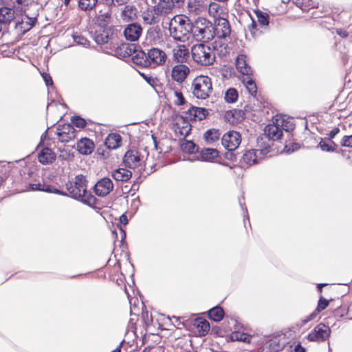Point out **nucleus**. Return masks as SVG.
<instances>
[{
	"label": "nucleus",
	"mask_w": 352,
	"mask_h": 352,
	"mask_svg": "<svg viewBox=\"0 0 352 352\" xmlns=\"http://www.w3.org/2000/svg\"><path fill=\"white\" fill-rule=\"evenodd\" d=\"M13 4L14 7L19 8V6L22 4L23 0H7Z\"/></svg>",
	"instance_id": "69168bd1"
},
{
	"label": "nucleus",
	"mask_w": 352,
	"mask_h": 352,
	"mask_svg": "<svg viewBox=\"0 0 352 352\" xmlns=\"http://www.w3.org/2000/svg\"><path fill=\"white\" fill-rule=\"evenodd\" d=\"M219 8H220V6L219 4H217L216 3H211L208 7V11H209L210 14H213L214 16L215 14H217L218 13Z\"/></svg>",
	"instance_id": "052dcab7"
},
{
	"label": "nucleus",
	"mask_w": 352,
	"mask_h": 352,
	"mask_svg": "<svg viewBox=\"0 0 352 352\" xmlns=\"http://www.w3.org/2000/svg\"><path fill=\"white\" fill-rule=\"evenodd\" d=\"M219 151L215 148H204L200 152V157L203 161H211L217 157Z\"/></svg>",
	"instance_id": "c9c22d12"
},
{
	"label": "nucleus",
	"mask_w": 352,
	"mask_h": 352,
	"mask_svg": "<svg viewBox=\"0 0 352 352\" xmlns=\"http://www.w3.org/2000/svg\"><path fill=\"white\" fill-rule=\"evenodd\" d=\"M328 305H329V300H326L322 296H320V299L318 300V306H317V308L316 309V311L319 313L321 311H322L324 309H326V307Z\"/></svg>",
	"instance_id": "5fc2aeb1"
},
{
	"label": "nucleus",
	"mask_w": 352,
	"mask_h": 352,
	"mask_svg": "<svg viewBox=\"0 0 352 352\" xmlns=\"http://www.w3.org/2000/svg\"><path fill=\"white\" fill-rule=\"evenodd\" d=\"M182 147L184 151L190 153H193L198 151V147L197 145L191 141H187L186 142L184 143Z\"/></svg>",
	"instance_id": "de8ad7c7"
},
{
	"label": "nucleus",
	"mask_w": 352,
	"mask_h": 352,
	"mask_svg": "<svg viewBox=\"0 0 352 352\" xmlns=\"http://www.w3.org/2000/svg\"><path fill=\"white\" fill-rule=\"evenodd\" d=\"M45 86L48 91V102L47 106V117H49L54 111H58L59 107H62V104L59 102V96L54 86L52 77L45 73ZM49 118H47V120Z\"/></svg>",
	"instance_id": "6e6552de"
},
{
	"label": "nucleus",
	"mask_w": 352,
	"mask_h": 352,
	"mask_svg": "<svg viewBox=\"0 0 352 352\" xmlns=\"http://www.w3.org/2000/svg\"><path fill=\"white\" fill-rule=\"evenodd\" d=\"M160 28L159 26H153L150 28L147 31V37L151 40L160 38Z\"/></svg>",
	"instance_id": "49530a36"
},
{
	"label": "nucleus",
	"mask_w": 352,
	"mask_h": 352,
	"mask_svg": "<svg viewBox=\"0 0 352 352\" xmlns=\"http://www.w3.org/2000/svg\"><path fill=\"white\" fill-rule=\"evenodd\" d=\"M94 148V142L88 139L83 138L79 140L77 143V149L81 154L89 155L92 153Z\"/></svg>",
	"instance_id": "393cba45"
},
{
	"label": "nucleus",
	"mask_w": 352,
	"mask_h": 352,
	"mask_svg": "<svg viewBox=\"0 0 352 352\" xmlns=\"http://www.w3.org/2000/svg\"><path fill=\"white\" fill-rule=\"evenodd\" d=\"M330 332L329 327L321 323L315 327L314 331L308 335V339L314 342L324 341L329 338Z\"/></svg>",
	"instance_id": "f8f14e48"
},
{
	"label": "nucleus",
	"mask_w": 352,
	"mask_h": 352,
	"mask_svg": "<svg viewBox=\"0 0 352 352\" xmlns=\"http://www.w3.org/2000/svg\"><path fill=\"white\" fill-rule=\"evenodd\" d=\"M98 0H79V8L85 11L92 10L96 5Z\"/></svg>",
	"instance_id": "c03bdc74"
},
{
	"label": "nucleus",
	"mask_w": 352,
	"mask_h": 352,
	"mask_svg": "<svg viewBox=\"0 0 352 352\" xmlns=\"http://www.w3.org/2000/svg\"><path fill=\"white\" fill-rule=\"evenodd\" d=\"M129 0H105V2L107 5L110 6H119L126 3Z\"/></svg>",
	"instance_id": "13d9d810"
},
{
	"label": "nucleus",
	"mask_w": 352,
	"mask_h": 352,
	"mask_svg": "<svg viewBox=\"0 0 352 352\" xmlns=\"http://www.w3.org/2000/svg\"><path fill=\"white\" fill-rule=\"evenodd\" d=\"M175 96L176 97V100H175V104L177 105H182L185 103V99L181 92L175 91Z\"/></svg>",
	"instance_id": "bf43d9fd"
},
{
	"label": "nucleus",
	"mask_w": 352,
	"mask_h": 352,
	"mask_svg": "<svg viewBox=\"0 0 352 352\" xmlns=\"http://www.w3.org/2000/svg\"><path fill=\"white\" fill-rule=\"evenodd\" d=\"M243 83L246 87L248 93L252 96H255L257 92V87L255 82L249 76H247L243 80Z\"/></svg>",
	"instance_id": "ea45409f"
},
{
	"label": "nucleus",
	"mask_w": 352,
	"mask_h": 352,
	"mask_svg": "<svg viewBox=\"0 0 352 352\" xmlns=\"http://www.w3.org/2000/svg\"><path fill=\"white\" fill-rule=\"evenodd\" d=\"M186 113L189 115L188 118L191 120L193 119L194 120H202L203 119L206 118L207 111L204 108L191 107L188 110Z\"/></svg>",
	"instance_id": "c756f323"
},
{
	"label": "nucleus",
	"mask_w": 352,
	"mask_h": 352,
	"mask_svg": "<svg viewBox=\"0 0 352 352\" xmlns=\"http://www.w3.org/2000/svg\"><path fill=\"white\" fill-rule=\"evenodd\" d=\"M340 132V129L338 127H335L334 129H333L328 134L329 135V140H332L333 138H335V136Z\"/></svg>",
	"instance_id": "e2e57ef3"
},
{
	"label": "nucleus",
	"mask_w": 352,
	"mask_h": 352,
	"mask_svg": "<svg viewBox=\"0 0 352 352\" xmlns=\"http://www.w3.org/2000/svg\"><path fill=\"white\" fill-rule=\"evenodd\" d=\"M43 142H44V133H43L41 135V142H40L41 150L38 155V160L39 162H41L43 164H44V148H42L41 144H43Z\"/></svg>",
	"instance_id": "4d7b16f0"
},
{
	"label": "nucleus",
	"mask_w": 352,
	"mask_h": 352,
	"mask_svg": "<svg viewBox=\"0 0 352 352\" xmlns=\"http://www.w3.org/2000/svg\"><path fill=\"white\" fill-rule=\"evenodd\" d=\"M213 30L212 38L216 36L217 39L215 41L220 42L219 43L220 56H226L229 53L230 49L228 44L223 42L222 39L226 40L230 38L231 29L228 21L224 18H219L215 21Z\"/></svg>",
	"instance_id": "20e7f679"
},
{
	"label": "nucleus",
	"mask_w": 352,
	"mask_h": 352,
	"mask_svg": "<svg viewBox=\"0 0 352 352\" xmlns=\"http://www.w3.org/2000/svg\"><path fill=\"white\" fill-rule=\"evenodd\" d=\"M283 348L278 338H273L264 343L258 352H278Z\"/></svg>",
	"instance_id": "5701e85b"
},
{
	"label": "nucleus",
	"mask_w": 352,
	"mask_h": 352,
	"mask_svg": "<svg viewBox=\"0 0 352 352\" xmlns=\"http://www.w3.org/2000/svg\"><path fill=\"white\" fill-rule=\"evenodd\" d=\"M220 135L219 130L211 129L205 132L204 137L208 144H214L219 140Z\"/></svg>",
	"instance_id": "72a5a7b5"
},
{
	"label": "nucleus",
	"mask_w": 352,
	"mask_h": 352,
	"mask_svg": "<svg viewBox=\"0 0 352 352\" xmlns=\"http://www.w3.org/2000/svg\"><path fill=\"white\" fill-rule=\"evenodd\" d=\"M223 316H224L223 309L221 307H218V306L214 307L208 311L209 318L215 322L221 321L223 319Z\"/></svg>",
	"instance_id": "e433bc0d"
},
{
	"label": "nucleus",
	"mask_w": 352,
	"mask_h": 352,
	"mask_svg": "<svg viewBox=\"0 0 352 352\" xmlns=\"http://www.w3.org/2000/svg\"><path fill=\"white\" fill-rule=\"evenodd\" d=\"M191 29L190 36L198 41L205 43L212 39L213 25L205 18H198L195 20L191 25Z\"/></svg>",
	"instance_id": "39448f33"
},
{
	"label": "nucleus",
	"mask_w": 352,
	"mask_h": 352,
	"mask_svg": "<svg viewBox=\"0 0 352 352\" xmlns=\"http://www.w3.org/2000/svg\"><path fill=\"white\" fill-rule=\"evenodd\" d=\"M241 142V137L239 132L230 131L226 133L221 138L222 145L229 151H234Z\"/></svg>",
	"instance_id": "1a4fd4ad"
},
{
	"label": "nucleus",
	"mask_w": 352,
	"mask_h": 352,
	"mask_svg": "<svg viewBox=\"0 0 352 352\" xmlns=\"http://www.w3.org/2000/svg\"><path fill=\"white\" fill-rule=\"evenodd\" d=\"M318 146L323 151L333 152L336 149L337 144L333 140H322Z\"/></svg>",
	"instance_id": "a19ab883"
},
{
	"label": "nucleus",
	"mask_w": 352,
	"mask_h": 352,
	"mask_svg": "<svg viewBox=\"0 0 352 352\" xmlns=\"http://www.w3.org/2000/svg\"><path fill=\"white\" fill-rule=\"evenodd\" d=\"M113 189V184L108 177H104L98 181L94 188L96 195L102 197L109 195Z\"/></svg>",
	"instance_id": "4468645a"
},
{
	"label": "nucleus",
	"mask_w": 352,
	"mask_h": 352,
	"mask_svg": "<svg viewBox=\"0 0 352 352\" xmlns=\"http://www.w3.org/2000/svg\"><path fill=\"white\" fill-rule=\"evenodd\" d=\"M138 10L132 5L125 6L121 13V18L123 21L129 22L133 21L137 17Z\"/></svg>",
	"instance_id": "cd10ccee"
},
{
	"label": "nucleus",
	"mask_w": 352,
	"mask_h": 352,
	"mask_svg": "<svg viewBox=\"0 0 352 352\" xmlns=\"http://www.w3.org/2000/svg\"><path fill=\"white\" fill-rule=\"evenodd\" d=\"M274 119L277 124H280L282 131L284 130L289 132L294 129V124L292 118H286L284 116H276L274 117Z\"/></svg>",
	"instance_id": "7c9ffc66"
},
{
	"label": "nucleus",
	"mask_w": 352,
	"mask_h": 352,
	"mask_svg": "<svg viewBox=\"0 0 352 352\" xmlns=\"http://www.w3.org/2000/svg\"><path fill=\"white\" fill-rule=\"evenodd\" d=\"M60 152L59 158L63 160H70L74 156L69 148H64Z\"/></svg>",
	"instance_id": "603ef678"
},
{
	"label": "nucleus",
	"mask_w": 352,
	"mask_h": 352,
	"mask_svg": "<svg viewBox=\"0 0 352 352\" xmlns=\"http://www.w3.org/2000/svg\"><path fill=\"white\" fill-rule=\"evenodd\" d=\"M112 177L119 182H127L132 177V173L123 168H119L111 172Z\"/></svg>",
	"instance_id": "bb28decb"
},
{
	"label": "nucleus",
	"mask_w": 352,
	"mask_h": 352,
	"mask_svg": "<svg viewBox=\"0 0 352 352\" xmlns=\"http://www.w3.org/2000/svg\"><path fill=\"white\" fill-rule=\"evenodd\" d=\"M206 6L203 0H189L188 2V8L190 12L201 11Z\"/></svg>",
	"instance_id": "37998d69"
},
{
	"label": "nucleus",
	"mask_w": 352,
	"mask_h": 352,
	"mask_svg": "<svg viewBox=\"0 0 352 352\" xmlns=\"http://www.w3.org/2000/svg\"><path fill=\"white\" fill-rule=\"evenodd\" d=\"M254 12L256 16L258 25L261 28H266L269 25L270 16L268 13L263 12L259 9H254Z\"/></svg>",
	"instance_id": "473e14b6"
},
{
	"label": "nucleus",
	"mask_w": 352,
	"mask_h": 352,
	"mask_svg": "<svg viewBox=\"0 0 352 352\" xmlns=\"http://www.w3.org/2000/svg\"><path fill=\"white\" fill-rule=\"evenodd\" d=\"M110 35L108 31H96L94 34V40L98 45H104L109 42Z\"/></svg>",
	"instance_id": "4c0bfd02"
},
{
	"label": "nucleus",
	"mask_w": 352,
	"mask_h": 352,
	"mask_svg": "<svg viewBox=\"0 0 352 352\" xmlns=\"http://www.w3.org/2000/svg\"><path fill=\"white\" fill-rule=\"evenodd\" d=\"M340 144L342 146L352 148V135L344 136L340 141Z\"/></svg>",
	"instance_id": "6e6d98bb"
},
{
	"label": "nucleus",
	"mask_w": 352,
	"mask_h": 352,
	"mask_svg": "<svg viewBox=\"0 0 352 352\" xmlns=\"http://www.w3.org/2000/svg\"><path fill=\"white\" fill-rule=\"evenodd\" d=\"M189 57V51L185 45H178L173 50V60L178 63H184Z\"/></svg>",
	"instance_id": "a211bd4d"
},
{
	"label": "nucleus",
	"mask_w": 352,
	"mask_h": 352,
	"mask_svg": "<svg viewBox=\"0 0 352 352\" xmlns=\"http://www.w3.org/2000/svg\"><path fill=\"white\" fill-rule=\"evenodd\" d=\"M294 352H305V350L300 344L295 346Z\"/></svg>",
	"instance_id": "774afa93"
},
{
	"label": "nucleus",
	"mask_w": 352,
	"mask_h": 352,
	"mask_svg": "<svg viewBox=\"0 0 352 352\" xmlns=\"http://www.w3.org/2000/svg\"><path fill=\"white\" fill-rule=\"evenodd\" d=\"M147 57L151 62L150 67H155L163 65L167 58L166 54L163 50L153 47L147 50Z\"/></svg>",
	"instance_id": "9b49d317"
},
{
	"label": "nucleus",
	"mask_w": 352,
	"mask_h": 352,
	"mask_svg": "<svg viewBox=\"0 0 352 352\" xmlns=\"http://www.w3.org/2000/svg\"><path fill=\"white\" fill-rule=\"evenodd\" d=\"M265 134L268 139L272 140H278L283 135L280 124H277L274 118H273V123L265 126Z\"/></svg>",
	"instance_id": "f3484780"
},
{
	"label": "nucleus",
	"mask_w": 352,
	"mask_h": 352,
	"mask_svg": "<svg viewBox=\"0 0 352 352\" xmlns=\"http://www.w3.org/2000/svg\"><path fill=\"white\" fill-rule=\"evenodd\" d=\"M142 21L144 24L155 25L160 22V16L153 6H149L142 14Z\"/></svg>",
	"instance_id": "2eb2a0df"
},
{
	"label": "nucleus",
	"mask_w": 352,
	"mask_h": 352,
	"mask_svg": "<svg viewBox=\"0 0 352 352\" xmlns=\"http://www.w3.org/2000/svg\"><path fill=\"white\" fill-rule=\"evenodd\" d=\"M219 43V41H214L213 47L204 43L194 45L191 48L193 60L202 66L212 65L216 58L214 51H217L220 55Z\"/></svg>",
	"instance_id": "7ed1b4c3"
},
{
	"label": "nucleus",
	"mask_w": 352,
	"mask_h": 352,
	"mask_svg": "<svg viewBox=\"0 0 352 352\" xmlns=\"http://www.w3.org/2000/svg\"><path fill=\"white\" fill-rule=\"evenodd\" d=\"M87 181L82 175H77L74 180L66 183V189L67 192L60 191L58 189L52 188L51 186H45V192H54L61 195H69L73 199L81 201L88 206H94L96 204V197L91 192L87 190Z\"/></svg>",
	"instance_id": "f257e3e1"
},
{
	"label": "nucleus",
	"mask_w": 352,
	"mask_h": 352,
	"mask_svg": "<svg viewBox=\"0 0 352 352\" xmlns=\"http://www.w3.org/2000/svg\"><path fill=\"white\" fill-rule=\"evenodd\" d=\"M238 91L234 88L228 89L225 94V100L227 102L233 103L238 99Z\"/></svg>",
	"instance_id": "a18cd8bd"
},
{
	"label": "nucleus",
	"mask_w": 352,
	"mask_h": 352,
	"mask_svg": "<svg viewBox=\"0 0 352 352\" xmlns=\"http://www.w3.org/2000/svg\"><path fill=\"white\" fill-rule=\"evenodd\" d=\"M135 52V47L133 45L126 43L122 44L119 47L118 54L123 58L133 56Z\"/></svg>",
	"instance_id": "f704fd0d"
},
{
	"label": "nucleus",
	"mask_w": 352,
	"mask_h": 352,
	"mask_svg": "<svg viewBox=\"0 0 352 352\" xmlns=\"http://www.w3.org/2000/svg\"><path fill=\"white\" fill-rule=\"evenodd\" d=\"M73 37L74 42L77 45H82L84 47H87L89 45V41L83 36L75 34Z\"/></svg>",
	"instance_id": "3c124183"
},
{
	"label": "nucleus",
	"mask_w": 352,
	"mask_h": 352,
	"mask_svg": "<svg viewBox=\"0 0 352 352\" xmlns=\"http://www.w3.org/2000/svg\"><path fill=\"white\" fill-rule=\"evenodd\" d=\"M189 68L183 64L175 65L172 70V78L174 80L182 82L187 77L189 74Z\"/></svg>",
	"instance_id": "6ab92c4d"
},
{
	"label": "nucleus",
	"mask_w": 352,
	"mask_h": 352,
	"mask_svg": "<svg viewBox=\"0 0 352 352\" xmlns=\"http://www.w3.org/2000/svg\"><path fill=\"white\" fill-rule=\"evenodd\" d=\"M230 339L232 341H239L245 343H250L252 339V336L243 332L234 331L231 333Z\"/></svg>",
	"instance_id": "58836bf2"
},
{
	"label": "nucleus",
	"mask_w": 352,
	"mask_h": 352,
	"mask_svg": "<svg viewBox=\"0 0 352 352\" xmlns=\"http://www.w3.org/2000/svg\"><path fill=\"white\" fill-rule=\"evenodd\" d=\"M111 14L109 11L102 12V11L100 10L97 14V18L98 21L103 22H109L111 19Z\"/></svg>",
	"instance_id": "864d4df0"
},
{
	"label": "nucleus",
	"mask_w": 352,
	"mask_h": 352,
	"mask_svg": "<svg viewBox=\"0 0 352 352\" xmlns=\"http://www.w3.org/2000/svg\"><path fill=\"white\" fill-rule=\"evenodd\" d=\"M212 91L211 79L206 76L196 77L192 83V94L199 99L207 98Z\"/></svg>",
	"instance_id": "423d86ee"
},
{
	"label": "nucleus",
	"mask_w": 352,
	"mask_h": 352,
	"mask_svg": "<svg viewBox=\"0 0 352 352\" xmlns=\"http://www.w3.org/2000/svg\"><path fill=\"white\" fill-rule=\"evenodd\" d=\"M271 147L269 144L264 143L259 149H250L246 151L243 155L241 163L250 166L259 163L270 152Z\"/></svg>",
	"instance_id": "0eeeda50"
},
{
	"label": "nucleus",
	"mask_w": 352,
	"mask_h": 352,
	"mask_svg": "<svg viewBox=\"0 0 352 352\" xmlns=\"http://www.w3.org/2000/svg\"><path fill=\"white\" fill-rule=\"evenodd\" d=\"M192 23L189 18L180 14L173 16L168 23L170 36L175 40L185 42L190 37Z\"/></svg>",
	"instance_id": "f03ea898"
},
{
	"label": "nucleus",
	"mask_w": 352,
	"mask_h": 352,
	"mask_svg": "<svg viewBox=\"0 0 352 352\" xmlns=\"http://www.w3.org/2000/svg\"><path fill=\"white\" fill-rule=\"evenodd\" d=\"M236 67L237 70L245 76H250L252 73L251 67L247 63V56L240 54L236 59Z\"/></svg>",
	"instance_id": "412c9836"
},
{
	"label": "nucleus",
	"mask_w": 352,
	"mask_h": 352,
	"mask_svg": "<svg viewBox=\"0 0 352 352\" xmlns=\"http://www.w3.org/2000/svg\"><path fill=\"white\" fill-rule=\"evenodd\" d=\"M72 125H73V126H76L78 128H80V129H82V128L85 127V126H86V121L83 118H82L79 116L72 117Z\"/></svg>",
	"instance_id": "09e8293b"
},
{
	"label": "nucleus",
	"mask_w": 352,
	"mask_h": 352,
	"mask_svg": "<svg viewBox=\"0 0 352 352\" xmlns=\"http://www.w3.org/2000/svg\"><path fill=\"white\" fill-rule=\"evenodd\" d=\"M121 136L118 133H110L106 138L104 144L109 149H116L121 145Z\"/></svg>",
	"instance_id": "c85d7f7f"
},
{
	"label": "nucleus",
	"mask_w": 352,
	"mask_h": 352,
	"mask_svg": "<svg viewBox=\"0 0 352 352\" xmlns=\"http://www.w3.org/2000/svg\"><path fill=\"white\" fill-rule=\"evenodd\" d=\"M123 161L126 166L134 169L142 165L143 159L138 151L129 150L126 152Z\"/></svg>",
	"instance_id": "ddd939ff"
},
{
	"label": "nucleus",
	"mask_w": 352,
	"mask_h": 352,
	"mask_svg": "<svg viewBox=\"0 0 352 352\" xmlns=\"http://www.w3.org/2000/svg\"><path fill=\"white\" fill-rule=\"evenodd\" d=\"M195 325L199 329V332L203 336L206 335L210 330V324L205 319L199 318L196 320Z\"/></svg>",
	"instance_id": "79ce46f5"
},
{
	"label": "nucleus",
	"mask_w": 352,
	"mask_h": 352,
	"mask_svg": "<svg viewBox=\"0 0 352 352\" xmlns=\"http://www.w3.org/2000/svg\"><path fill=\"white\" fill-rule=\"evenodd\" d=\"M15 17V12L11 8H0V25L1 27L9 24Z\"/></svg>",
	"instance_id": "b1692460"
},
{
	"label": "nucleus",
	"mask_w": 352,
	"mask_h": 352,
	"mask_svg": "<svg viewBox=\"0 0 352 352\" xmlns=\"http://www.w3.org/2000/svg\"><path fill=\"white\" fill-rule=\"evenodd\" d=\"M317 311H314L313 312L312 314H311L310 315H309L308 316H307L305 319H303L302 320V322L304 324L305 323H307L308 322L312 320L313 319H314L317 315Z\"/></svg>",
	"instance_id": "0e129e2a"
},
{
	"label": "nucleus",
	"mask_w": 352,
	"mask_h": 352,
	"mask_svg": "<svg viewBox=\"0 0 352 352\" xmlns=\"http://www.w3.org/2000/svg\"><path fill=\"white\" fill-rule=\"evenodd\" d=\"M131 60L136 65H139L144 67H150L151 62L148 61L147 52L144 50L138 52L135 51V54L131 57Z\"/></svg>",
	"instance_id": "a878e982"
},
{
	"label": "nucleus",
	"mask_w": 352,
	"mask_h": 352,
	"mask_svg": "<svg viewBox=\"0 0 352 352\" xmlns=\"http://www.w3.org/2000/svg\"><path fill=\"white\" fill-rule=\"evenodd\" d=\"M174 6L175 4L173 0H160L157 4L153 7L161 16L171 13Z\"/></svg>",
	"instance_id": "aec40b11"
},
{
	"label": "nucleus",
	"mask_w": 352,
	"mask_h": 352,
	"mask_svg": "<svg viewBox=\"0 0 352 352\" xmlns=\"http://www.w3.org/2000/svg\"><path fill=\"white\" fill-rule=\"evenodd\" d=\"M36 18H30L28 16L22 18L21 21H17L15 25V29L20 34H25L30 30L34 25Z\"/></svg>",
	"instance_id": "4be33fe9"
},
{
	"label": "nucleus",
	"mask_w": 352,
	"mask_h": 352,
	"mask_svg": "<svg viewBox=\"0 0 352 352\" xmlns=\"http://www.w3.org/2000/svg\"><path fill=\"white\" fill-rule=\"evenodd\" d=\"M120 222L124 225L127 224L128 223V219L126 215L122 214L120 217Z\"/></svg>",
	"instance_id": "338daca9"
},
{
	"label": "nucleus",
	"mask_w": 352,
	"mask_h": 352,
	"mask_svg": "<svg viewBox=\"0 0 352 352\" xmlns=\"http://www.w3.org/2000/svg\"><path fill=\"white\" fill-rule=\"evenodd\" d=\"M56 154L48 147L45 146V164H52L56 160Z\"/></svg>",
	"instance_id": "8fccbe9b"
},
{
	"label": "nucleus",
	"mask_w": 352,
	"mask_h": 352,
	"mask_svg": "<svg viewBox=\"0 0 352 352\" xmlns=\"http://www.w3.org/2000/svg\"><path fill=\"white\" fill-rule=\"evenodd\" d=\"M142 32V28L139 24L131 23L126 27L124 35L126 40L136 41L139 39Z\"/></svg>",
	"instance_id": "dca6fc26"
},
{
	"label": "nucleus",
	"mask_w": 352,
	"mask_h": 352,
	"mask_svg": "<svg viewBox=\"0 0 352 352\" xmlns=\"http://www.w3.org/2000/svg\"><path fill=\"white\" fill-rule=\"evenodd\" d=\"M29 188L32 190H41L44 191V185L42 186L40 183L38 184H30Z\"/></svg>",
	"instance_id": "680f3d73"
},
{
	"label": "nucleus",
	"mask_w": 352,
	"mask_h": 352,
	"mask_svg": "<svg viewBox=\"0 0 352 352\" xmlns=\"http://www.w3.org/2000/svg\"><path fill=\"white\" fill-rule=\"evenodd\" d=\"M181 123H177L175 128V133H179L184 138L188 135L191 130V125L188 122L185 121L183 118L181 119Z\"/></svg>",
	"instance_id": "2f4dec72"
},
{
	"label": "nucleus",
	"mask_w": 352,
	"mask_h": 352,
	"mask_svg": "<svg viewBox=\"0 0 352 352\" xmlns=\"http://www.w3.org/2000/svg\"><path fill=\"white\" fill-rule=\"evenodd\" d=\"M58 140L61 142H68L76 138V131L70 124L60 125L55 132Z\"/></svg>",
	"instance_id": "9d476101"
}]
</instances>
